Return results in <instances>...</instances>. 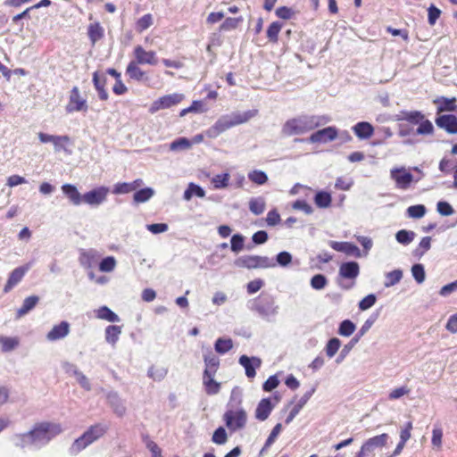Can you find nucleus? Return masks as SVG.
Segmentation results:
<instances>
[{"label": "nucleus", "mask_w": 457, "mask_h": 457, "mask_svg": "<svg viewBox=\"0 0 457 457\" xmlns=\"http://www.w3.org/2000/svg\"><path fill=\"white\" fill-rule=\"evenodd\" d=\"M62 432L61 424L43 421L36 423L29 432L13 435L12 440L15 446L21 449L34 448L37 450L46 445Z\"/></svg>", "instance_id": "1"}, {"label": "nucleus", "mask_w": 457, "mask_h": 457, "mask_svg": "<svg viewBox=\"0 0 457 457\" xmlns=\"http://www.w3.org/2000/svg\"><path fill=\"white\" fill-rule=\"evenodd\" d=\"M330 121L322 115H300L287 120L282 126L281 134L285 137L302 135Z\"/></svg>", "instance_id": "2"}, {"label": "nucleus", "mask_w": 457, "mask_h": 457, "mask_svg": "<svg viewBox=\"0 0 457 457\" xmlns=\"http://www.w3.org/2000/svg\"><path fill=\"white\" fill-rule=\"evenodd\" d=\"M255 113L256 111H247L233 113L231 116H222L206 131V134L209 137H216L227 129L248 121Z\"/></svg>", "instance_id": "3"}, {"label": "nucleus", "mask_w": 457, "mask_h": 457, "mask_svg": "<svg viewBox=\"0 0 457 457\" xmlns=\"http://www.w3.org/2000/svg\"><path fill=\"white\" fill-rule=\"evenodd\" d=\"M108 427L105 424L97 423L90 426L79 438H77L70 447V453L76 455L83 449L102 437L107 431Z\"/></svg>", "instance_id": "4"}, {"label": "nucleus", "mask_w": 457, "mask_h": 457, "mask_svg": "<svg viewBox=\"0 0 457 457\" xmlns=\"http://www.w3.org/2000/svg\"><path fill=\"white\" fill-rule=\"evenodd\" d=\"M234 264L239 268L253 270L274 268L277 263L268 256L243 255L237 258Z\"/></svg>", "instance_id": "5"}, {"label": "nucleus", "mask_w": 457, "mask_h": 457, "mask_svg": "<svg viewBox=\"0 0 457 457\" xmlns=\"http://www.w3.org/2000/svg\"><path fill=\"white\" fill-rule=\"evenodd\" d=\"M251 309L266 319L277 315L278 312V306L276 304L274 297L268 294H262L254 299Z\"/></svg>", "instance_id": "6"}, {"label": "nucleus", "mask_w": 457, "mask_h": 457, "mask_svg": "<svg viewBox=\"0 0 457 457\" xmlns=\"http://www.w3.org/2000/svg\"><path fill=\"white\" fill-rule=\"evenodd\" d=\"M223 420L227 428L231 432H236L245 427L247 414L244 409L228 410L223 415Z\"/></svg>", "instance_id": "7"}, {"label": "nucleus", "mask_w": 457, "mask_h": 457, "mask_svg": "<svg viewBox=\"0 0 457 457\" xmlns=\"http://www.w3.org/2000/svg\"><path fill=\"white\" fill-rule=\"evenodd\" d=\"M390 177L395 182L396 187L402 190H407L414 181L412 174L404 167L393 168L390 170Z\"/></svg>", "instance_id": "8"}, {"label": "nucleus", "mask_w": 457, "mask_h": 457, "mask_svg": "<svg viewBox=\"0 0 457 457\" xmlns=\"http://www.w3.org/2000/svg\"><path fill=\"white\" fill-rule=\"evenodd\" d=\"M183 99L184 95L179 93L163 96L152 104L149 112L154 113L159 110L170 108L179 104Z\"/></svg>", "instance_id": "9"}, {"label": "nucleus", "mask_w": 457, "mask_h": 457, "mask_svg": "<svg viewBox=\"0 0 457 457\" xmlns=\"http://www.w3.org/2000/svg\"><path fill=\"white\" fill-rule=\"evenodd\" d=\"M66 111L69 113L73 112L87 111V100L80 96V92L78 87H73L71 91L69 103L66 105Z\"/></svg>", "instance_id": "10"}, {"label": "nucleus", "mask_w": 457, "mask_h": 457, "mask_svg": "<svg viewBox=\"0 0 457 457\" xmlns=\"http://www.w3.org/2000/svg\"><path fill=\"white\" fill-rule=\"evenodd\" d=\"M109 189L105 187H98L85 193L82 195V202L91 205L98 206L106 200Z\"/></svg>", "instance_id": "11"}, {"label": "nucleus", "mask_w": 457, "mask_h": 457, "mask_svg": "<svg viewBox=\"0 0 457 457\" xmlns=\"http://www.w3.org/2000/svg\"><path fill=\"white\" fill-rule=\"evenodd\" d=\"M133 53L135 56L133 61L139 64L156 65L158 62L156 53L154 51H146L141 46H137Z\"/></svg>", "instance_id": "12"}, {"label": "nucleus", "mask_w": 457, "mask_h": 457, "mask_svg": "<svg viewBox=\"0 0 457 457\" xmlns=\"http://www.w3.org/2000/svg\"><path fill=\"white\" fill-rule=\"evenodd\" d=\"M337 137V129L335 127H327L312 133L308 141L310 143H327L335 140Z\"/></svg>", "instance_id": "13"}, {"label": "nucleus", "mask_w": 457, "mask_h": 457, "mask_svg": "<svg viewBox=\"0 0 457 457\" xmlns=\"http://www.w3.org/2000/svg\"><path fill=\"white\" fill-rule=\"evenodd\" d=\"M30 269V264L28 263L23 266H20L15 268L10 274L8 280L4 287V292L8 293L10 292L16 285H18L25 274L29 271Z\"/></svg>", "instance_id": "14"}, {"label": "nucleus", "mask_w": 457, "mask_h": 457, "mask_svg": "<svg viewBox=\"0 0 457 457\" xmlns=\"http://www.w3.org/2000/svg\"><path fill=\"white\" fill-rule=\"evenodd\" d=\"M438 128L445 129L449 134H457V117L453 114H444L436 118Z\"/></svg>", "instance_id": "15"}, {"label": "nucleus", "mask_w": 457, "mask_h": 457, "mask_svg": "<svg viewBox=\"0 0 457 457\" xmlns=\"http://www.w3.org/2000/svg\"><path fill=\"white\" fill-rule=\"evenodd\" d=\"M139 65V63L130 61L126 68V75L132 80L145 83L149 81V76Z\"/></svg>", "instance_id": "16"}, {"label": "nucleus", "mask_w": 457, "mask_h": 457, "mask_svg": "<svg viewBox=\"0 0 457 457\" xmlns=\"http://www.w3.org/2000/svg\"><path fill=\"white\" fill-rule=\"evenodd\" d=\"M238 362L245 368V375L249 378H253L256 375L255 369L259 368L262 364V361L258 357H248L246 355H241Z\"/></svg>", "instance_id": "17"}, {"label": "nucleus", "mask_w": 457, "mask_h": 457, "mask_svg": "<svg viewBox=\"0 0 457 457\" xmlns=\"http://www.w3.org/2000/svg\"><path fill=\"white\" fill-rule=\"evenodd\" d=\"M107 402L112 407L113 412L119 416L122 417L126 414L127 408L124 404L123 400L120 397L119 394L115 391H111L106 395Z\"/></svg>", "instance_id": "18"}, {"label": "nucleus", "mask_w": 457, "mask_h": 457, "mask_svg": "<svg viewBox=\"0 0 457 457\" xmlns=\"http://www.w3.org/2000/svg\"><path fill=\"white\" fill-rule=\"evenodd\" d=\"M329 246L337 252H341L351 256L361 257L360 249L353 243L329 241Z\"/></svg>", "instance_id": "19"}, {"label": "nucleus", "mask_w": 457, "mask_h": 457, "mask_svg": "<svg viewBox=\"0 0 457 457\" xmlns=\"http://www.w3.org/2000/svg\"><path fill=\"white\" fill-rule=\"evenodd\" d=\"M93 84L96 90L98 93V97L102 101H106L109 97L108 92L105 89L106 85V76L104 74H101L98 71H95L93 73Z\"/></svg>", "instance_id": "20"}, {"label": "nucleus", "mask_w": 457, "mask_h": 457, "mask_svg": "<svg viewBox=\"0 0 457 457\" xmlns=\"http://www.w3.org/2000/svg\"><path fill=\"white\" fill-rule=\"evenodd\" d=\"M70 332V324L67 321H62L60 324L55 325L46 334L48 341H56L65 337Z\"/></svg>", "instance_id": "21"}, {"label": "nucleus", "mask_w": 457, "mask_h": 457, "mask_svg": "<svg viewBox=\"0 0 457 457\" xmlns=\"http://www.w3.org/2000/svg\"><path fill=\"white\" fill-rule=\"evenodd\" d=\"M359 273L360 266L353 261L344 262L339 267V275L345 278L353 279L358 277Z\"/></svg>", "instance_id": "22"}, {"label": "nucleus", "mask_w": 457, "mask_h": 457, "mask_svg": "<svg viewBox=\"0 0 457 457\" xmlns=\"http://www.w3.org/2000/svg\"><path fill=\"white\" fill-rule=\"evenodd\" d=\"M273 410V405L271 403V401L270 398H263L262 399L255 410V418L258 420L264 421L266 420L270 412Z\"/></svg>", "instance_id": "23"}, {"label": "nucleus", "mask_w": 457, "mask_h": 457, "mask_svg": "<svg viewBox=\"0 0 457 457\" xmlns=\"http://www.w3.org/2000/svg\"><path fill=\"white\" fill-rule=\"evenodd\" d=\"M388 440V435L383 433L379 436L369 438L363 445V450H366L368 453H372L377 448H382L385 446Z\"/></svg>", "instance_id": "24"}, {"label": "nucleus", "mask_w": 457, "mask_h": 457, "mask_svg": "<svg viewBox=\"0 0 457 457\" xmlns=\"http://www.w3.org/2000/svg\"><path fill=\"white\" fill-rule=\"evenodd\" d=\"M315 391V388H312L311 390L307 391L298 401V403L292 408L290 411L288 416L286 418V424H289L293 421V420L295 418V416L300 412V411L303 409V407L307 403L309 399L312 397Z\"/></svg>", "instance_id": "25"}, {"label": "nucleus", "mask_w": 457, "mask_h": 457, "mask_svg": "<svg viewBox=\"0 0 457 457\" xmlns=\"http://www.w3.org/2000/svg\"><path fill=\"white\" fill-rule=\"evenodd\" d=\"M215 374H211V371H204L203 384L205 387L207 395H212L220 392V384L214 380L213 377Z\"/></svg>", "instance_id": "26"}, {"label": "nucleus", "mask_w": 457, "mask_h": 457, "mask_svg": "<svg viewBox=\"0 0 457 457\" xmlns=\"http://www.w3.org/2000/svg\"><path fill=\"white\" fill-rule=\"evenodd\" d=\"M424 115L420 111H402L396 116V120H406L411 124H419L424 120Z\"/></svg>", "instance_id": "27"}, {"label": "nucleus", "mask_w": 457, "mask_h": 457, "mask_svg": "<svg viewBox=\"0 0 457 457\" xmlns=\"http://www.w3.org/2000/svg\"><path fill=\"white\" fill-rule=\"evenodd\" d=\"M355 135L361 139H368L374 133L373 126L367 121H360L353 128Z\"/></svg>", "instance_id": "28"}, {"label": "nucleus", "mask_w": 457, "mask_h": 457, "mask_svg": "<svg viewBox=\"0 0 457 457\" xmlns=\"http://www.w3.org/2000/svg\"><path fill=\"white\" fill-rule=\"evenodd\" d=\"M62 190L74 205H79L81 204L82 195L74 185L64 184L62 186Z\"/></svg>", "instance_id": "29"}, {"label": "nucleus", "mask_w": 457, "mask_h": 457, "mask_svg": "<svg viewBox=\"0 0 457 457\" xmlns=\"http://www.w3.org/2000/svg\"><path fill=\"white\" fill-rule=\"evenodd\" d=\"M379 316V312L377 311L370 314V316L365 320L358 333L351 339L355 340L354 343L357 344L360 339L370 330V328L373 326V324L377 321Z\"/></svg>", "instance_id": "30"}, {"label": "nucleus", "mask_w": 457, "mask_h": 457, "mask_svg": "<svg viewBox=\"0 0 457 457\" xmlns=\"http://www.w3.org/2000/svg\"><path fill=\"white\" fill-rule=\"evenodd\" d=\"M39 302V297L37 295H30L26 297L22 303V305L17 311V317L21 318L30 312Z\"/></svg>", "instance_id": "31"}, {"label": "nucleus", "mask_w": 457, "mask_h": 457, "mask_svg": "<svg viewBox=\"0 0 457 457\" xmlns=\"http://www.w3.org/2000/svg\"><path fill=\"white\" fill-rule=\"evenodd\" d=\"M121 334V328L117 325H109L105 328V341L114 345L119 340L120 335Z\"/></svg>", "instance_id": "32"}, {"label": "nucleus", "mask_w": 457, "mask_h": 457, "mask_svg": "<svg viewBox=\"0 0 457 457\" xmlns=\"http://www.w3.org/2000/svg\"><path fill=\"white\" fill-rule=\"evenodd\" d=\"M403 278V270L400 269L394 270L385 274V287H391L398 284Z\"/></svg>", "instance_id": "33"}, {"label": "nucleus", "mask_w": 457, "mask_h": 457, "mask_svg": "<svg viewBox=\"0 0 457 457\" xmlns=\"http://www.w3.org/2000/svg\"><path fill=\"white\" fill-rule=\"evenodd\" d=\"M87 35L92 44L95 45L104 37V29L98 22L92 23L88 26Z\"/></svg>", "instance_id": "34"}, {"label": "nucleus", "mask_w": 457, "mask_h": 457, "mask_svg": "<svg viewBox=\"0 0 457 457\" xmlns=\"http://www.w3.org/2000/svg\"><path fill=\"white\" fill-rule=\"evenodd\" d=\"M96 317L100 320H104L109 322L120 321L119 316L113 312L109 307L102 306L96 311Z\"/></svg>", "instance_id": "35"}, {"label": "nucleus", "mask_w": 457, "mask_h": 457, "mask_svg": "<svg viewBox=\"0 0 457 457\" xmlns=\"http://www.w3.org/2000/svg\"><path fill=\"white\" fill-rule=\"evenodd\" d=\"M193 195L203 198L205 195V191L200 186L191 182L185 190L183 197L185 200L189 201Z\"/></svg>", "instance_id": "36"}, {"label": "nucleus", "mask_w": 457, "mask_h": 457, "mask_svg": "<svg viewBox=\"0 0 457 457\" xmlns=\"http://www.w3.org/2000/svg\"><path fill=\"white\" fill-rule=\"evenodd\" d=\"M154 195V190L152 187H145L135 192L133 200L136 204L147 202Z\"/></svg>", "instance_id": "37"}, {"label": "nucleus", "mask_w": 457, "mask_h": 457, "mask_svg": "<svg viewBox=\"0 0 457 457\" xmlns=\"http://www.w3.org/2000/svg\"><path fill=\"white\" fill-rule=\"evenodd\" d=\"M204 361L205 363L204 370H208L209 372L211 371V374H215L220 365L219 358L210 352L208 354L204 356Z\"/></svg>", "instance_id": "38"}, {"label": "nucleus", "mask_w": 457, "mask_h": 457, "mask_svg": "<svg viewBox=\"0 0 457 457\" xmlns=\"http://www.w3.org/2000/svg\"><path fill=\"white\" fill-rule=\"evenodd\" d=\"M249 210L255 215L262 214L265 210V201L262 197L251 198Z\"/></svg>", "instance_id": "39"}, {"label": "nucleus", "mask_w": 457, "mask_h": 457, "mask_svg": "<svg viewBox=\"0 0 457 457\" xmlns=\"http://www.w3.org/2000/svg\"><path fill=\"white\" fill-rule=\"evenodd\" d=\"M19 339L17 337H8L0 336V344H2V351L8 353L13 351L19 345Z\"/></svg>", "instance_id": "40"}, {"label": "nucleus", "mask_w": 457, "mask_h": 457, "mask_svg": "<svg viewBox=\"0 0 457 457\" xmlns=\"http://www.w3.org/2000/svg\"><path fill=\"white\" fill-rule=\"evenodd\" d=\"M416 234L413 231L401 229L395 234V239L402 245H409L415 238Z\"/></svg>", "instance_id": "41"}, {"label": "nucleus", "mask_w": 457, "mask_h": 457, "mask_svg": "<svg viewBox=\"0 0 457 457\" xmlns=\"http://www.w3.org/2000/svg\"><path fill=\"white\" fill-rule=\"evenodd\" d=\"M315 204L320 208H327L331 204V195L325 191L318 192L314 196Z\"/></svg>", "instance_id": "42"}, {"label": "nucleus", "mask_w": 457, "mask_h": 457, "mask_svg": "<svg viewBox=\"0 0 457 457\" xmlns=\"http://www.w3.org/2000/svg\"><path fill=\"white\" fill-rule=\"evenodd\" d=\"M233 347V342L230 338H218L215 342L214 348L218 353L224 354Z\"/></svg>", "instance_id": "43"}, {"label": "nucleus", "mask_w": 457, "mask_h": 457, "mask_svg": "<svg viewBox=\"0 0 457 457\" xmlns=\"http://www.w3.org/2000/svg\"><path fill=\"white\" fill-rule=\"evenodd\" d=\"M248 179L254 184L264 185L268 181L267 174L260 170H253L248 173Z\"/></svg>", "instance_id": "44"}, {"label": "nucleus", "mask_w": 457, "mask_h": 457, "mask_svg": "<svg viewBox=\"0 0 457 457\" xmlns=\"http://www.w3.org/2000/svg\"><path fill=\"white\" fill-rule=\"evenodd\" d=\"M282 29V23L278 21L272 22L267 29V37L272 43H277L278 40V34Z\"/></svg>", "instance_id": "45"}, {"label": "nucleus", "mask_w": 457, "mask_h": 457, "mask_svg": "<svg viewBox=\"0 0 457 457\" xmlns=\"http://www.w3.org/2000/svg\"><path fill=\"white\" fill-rule=\"evenodd\" d=\"M355 324L350 320H343L338 327V334L343 337H350L355 330Z\"/></svg>", "instance_id": "46"}, {"label": "nucleus", "mask_w": 457, "mask_h": 457, "mask_svg": "<svg viewBox=\"0 0 457 457\" xmlns=\"http://www.w3.org/2000/svg\"><path fill=\"white\" fill-rule=\"evenodd\" d=\"M442 104L437 107V113L443 112H454L457 110V106L455 105L456 98H447V97H442L441 98Z\"/></svg>", "instance_id": "47"}, {"label": "nucleus", "mask_w": 457, "mask_h": 457, "mask_svg": "<svg viewBox=\"0 0 457 457\" xmlns=\"http://www.w3.org/2000/svg\"><path fill=\"white\" fill-rule=\"evenodd\" d=\"M341 346V341L337 337L329 339L326 345L325 351L328 358H332Z\"/></svg>", "instance_id": "48"}, {"label": "nucleus", "mask_w": 457, "mask_h": 457, "mask_svg": "<svg viewBox=\"0 0 457 457\" xmlns=\"http://www.w3.org/2000/svg\"><path fill=\"white\" fill-rule=\"evenodd\" d=\"M192 146V143L187 137H179L170 145V149L171 151H180V150H187Z\"/></svg>", "instance_id": "49"}, {"label": "nucleus", "mask_w": 457, "mask_h": 457, "mask_svg": "<svg viewBox=\"0 0 457 457\" xmlns=\"http://www.w3.org/2000/svg\"><path fill=\"white\" fill-rule=\"evenodd\" d=\"M229 181V174L222 173L217 174L212 179V183L213 184L214 188L221 189L228 187Z\"/></svg>", "instance_id": "50"}, {"label": "nucleus", "mask_w": 457, "mask_h": 457, "mask_svg": "<svg viewBox=\"0 0 457 457\" xmlns=\"http://www.w3.org/2000/svg\"><path fill=\"white\" fill-rule=\"evenodd\" d=\"M243 21V17H237V18H227L222 24L220 26L219 30L220 31H228L231 29H234L237 28L238 24Z\"/></svg>", "instance_id": "51"}, {"label": "nucleus", "mask_w": 457, "mask_h": 457, "mask_svg": "<svg viewBox=\"0 0 457 457\" xmlns=\"http://www.w3.org/2000/svg\"><path fill=\"white\" fill-rule=\"evenodd\" d=\"M282 429V425L280 423H278L271 430L270 436H268L261 453H262L264 451L269 449L270 445L276 441L278 436L279 435L280 431Z\"/></svg>", "instance_id": "52"}, {"label": "nucleus", "mask_w": 457, "mask_h": 457, "mask_svg": "<svg viewBox=\"0 0 457 457\" xmlns=\"http://www.w3.org/2000/svg\"><path fill=\"white\" fill-rule=\"evenodd\" d=\"M116 260L113 256L104 258L99 263V270L102 272H111L115 269Z\"/></svg>", "instance_id": "53"}, {"label": "nucleus", "mask_w": 457, "mask_h": 457, "mask_svg": "<svg viewBox=\"0 0 457 457\" xmlns=\"http://www.w3.org/2000/svg\"><path fill=\"white\" fill-rule=\"evenodd\" d=\"M168 373V370L162 367V368H154L151 367L149 368L147 371V375L149 378H153L155 381H161L162 380Z\"/></svg>", "instance_id": "54"}, {"label": "nucleus", "mask_w": 457, "mask_h": 457, "mask_svg": "<svg viewBox=\"0 0 457 457\" xmlns=\"http://www.w3.org/2000/svg\"><path fill=\"white\" fill-rule=\"evenodd\" d=\"M426 213V207L423 204H416L408 207L407 214L413 219L422 218Z\"/></svg>", "instance_id": "55"}, {"label": "nucleus", "mask_w": 457, "mask_h": 457, "mask_svg": "<svg viewBox=\"0 0 457 457\" xmlns=\"http://www.w3.org/2000/svg\"><path fill=\"white\" fill-rule=\"evenodd\" d=\"M153 24V16L150 13L145 14L137 21L136 27L138 32H142L151 27Z\"/></svg>", "instance_id": "56"}, {"label": "nucleus", "mask_w": 457, "mask_h": 457, "mask_svg": "<svg viewBox=\"0 0 457 457\" xmlns=\"http://www.w3.org/2000/svg\"><path fill=\"white\" fill-rule=\"evenodd\" d=\"M245 237L241 234H235L230 240V248L234 253H238L244 248Z\"/></svg>", "instance_id": "57"}, {"label": "nucleus", "mask_w": 457, "mask_h": 457, "mask_svg": "<svg viewBox=\"0 0 457 457\" xmlns=\"http://www.w3.org/2000/svg\"><path fill=\"white\" fill-rule=\"evenodd\" d=\"M327 283L328 279L323 274H316L311 278V286L315 290L323 289Z\"/></svg>", "instance_id": "58"}, {"label": "nucleus", "mask_w": 457, "mask_h": 457, "mask_svg": "<svg viewBox=\"0 0 457 457\" xmlns=\"http://www.w3.org/2000/svg\"><path fill=\"white\" fill-rule=\"evenodd\" d=\"M431 247V237H424L419 245V247L414 250L415 256H422Z\"/></svg>", "instance_id": "59"}, {"label": "nucleus", "mask_w": 457, "mask_h": 457, "mask_svg": "<svg viewBox=\"0 0 457 457\" xmlns=\"http://www.w3.org/2000/svg\"><path fill=\"white\" fill-rule=\"evenodd\" d=\"M411 274L417 283L420 284L425 280V270L424 266L420 263L414 264L411 267Z\"/></svg>", "instance_id": "60"}, {"label": "nucleus", "mask_w": 457, "mask_h": 457, "mask_svg": "<svg viewBox=\"0 0 457 457\" xmlns=\"http://www.w3.org/2000/svg\"><path fill=\"white\" fill-rule=\"evenodd\" d=\"M79 262L84 268H91L94 266L96 260L92 252H83L79 257Z\"/></svg>", "instance_id": "61"}, {"label": "nucleus", "mask_w": 457, "mask_h": 457, "mask_svg": "<svg viewBox=\"0 0 457 457\" xmlns=\"http://www.w3.org/2000/svg\"><path fill=\"white\" fill-rule=\"evenodd\" d=\"M420 126L416 129L418 135H431L434 131L433 124L428 120H423L419 123Z\"/></svg>", "instance_id": "62"}, {"label": "nucleus", "mask_w": 457, "mask_h": 457, "mask_svg": "<svg viewBox=\"0 0 457 457\" xmlns=\"http://www.w3.org/2000/svg\"><path fill=\"white\" fill-rule=\"evenodd\" d=\"M376 301V295L374 294H370L359 302L358 307L361 311H366L372 307L375 304Z\"/></svg>", "instance_id": "63"}, {"label": "nucleus", "mask_w": 457, "mask_h": 457, "mask_svg": "<svg viewBox=\"0 0 457 457\" xmlns=\"http://www.w3.org/2000/svg\"><path fill=\"white\" fill-rule=\"evenodd\" d=\"M228 436L223 427H219L212 435V442L217 445H223L227 442Z\"/></svg>", "instance_id": "64"}]
</instances>
